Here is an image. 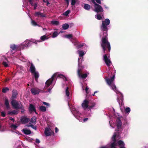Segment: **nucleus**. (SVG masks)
I'll use <instances>...</instances> for the list:
<instances>
[{"label":"nucleus","instance_id":"12","mask_svg":"<svg viewBox=\"0 0 148 148\" xmlns=\"http://www.w3.org/2000/svg\"><path fill=\"white\" fill-rule=\"evenodd\" d=\"M81 70L78 69L77 71V74L79 77H81L82 78H85L87 77V74L86 73L82 74L81 73Z\"/></svg>","mask_w":148,"mask_h":148},{"label":"nucleus","instance_id":"45","mask_svg":"<svg viewBox=\"0 0 148 148\" xmlns=\"http://www.w3.org/2000/svg\"><path fill=\"white\" fill-rule=\"evenodd\" d=\"M73 36L72 34H69L68 35H67L66 36V37L69 39H70L72 38Z\"/></svg>","mask_w":148,"mask_h":148},{"label":"nucleus","instance_id":"17","mask_svg":"<svg viewBox=\"0 0 148 148\" xmlns=\"http://www.w3.org/2000/svg\"><path fill=\"white\" fill-rule=\"evenodd\" d=\"M120 148H125V144L124 142L121 140H119L117 142Z\"/></svg>","mask_w":148,"mask_h":148},{"label":"nucleus","instance_id":"14","mask_svg":"<svg viewBox=\"0 0 148 148\" xmlns=\"http://www.w3.org/2000/svg\"><path fill=\"white\" fill-rule=\"evenodd\" d=\"M117 100L120 106H121L123 104V97L122 95H121L119 97H118Z\"/></svg>","mask_w":148,"mask_h":148},{"label":"nucleus","instance_id":"1","mask_svg":"<svg viewBox=\"0 0 148 148\" xmlns=\"http://www.w3.org/2000/svg\"><path fill=\"white\" fill-rule=\"evenodd\" d=\"M110 22V20L108 18H106L104 21H102V25L100 26L101 30L103 32V35L101 42V45L105 53L107 48L108 52L110 51L111 49L110 44L107 37V32L108 30L107 26L109 25Z\"/></svg>","mask_w":148,"mask_h":148},{"label":"nucleus","instance_id":"44","mask_svg":"<svg viewBox=\"0 0 148 148\" xmlns=\"http://www.w3.org/2000/svg\"><path fill=\"white\" fill-rule=\"evenodd\" d=\"M20 109H21V112L22 113L24 112L25 111L24 109V106L23 105L20 108Z\"/></svg>","mask_w":148,"mask_h":148},{"label":"nucleus","instance_id":"13","mask_svg":"<svg viewBox=\"0 0 148 148\" xmlns=\"http://www.w3.org/2000/svg\"><path fill=\"white\" fill-rule=\"evenodd\" d=\"M88 101L85 99L83 103H82V106L84 109L85 110L88 108Z\"/></svg>","mask_w":148,"mask_h":148},{"label":"nucleus","instance_id":"20","mask_svg":"<svg viewBox=\"0 0 148 148\" xmlns=\"http://www.w3.org/2000/svg\"><path fill=\"white\" fill-rule=\"evenodd\" d=\"M22 131L26 135H29L31 133V132L30 130L27 129H24L22 130Z\"/></svg>","mask_w":148,"mask_h":148},{"label":"nucleus","instance_id":"18","mask_svg":"<svg viewBox=\"0 0 148 148\" xmlns=\"http://www.w3.org/2000/svg\"><path fill=\"white\" fill-rule=\"evenodd\" d=\"M29 111L32 112L34 111L36 114V110L34 106L32 104H30L29 106Z\"/></svg>","mask_w":148,"mask_h":148},{"label":"nucleus","instance_id":"59","mask_svg":"<svg viewBox=\"0 0 148 148\" xmlns=\"http://www.w3.org/2000/svg\"><path fill=\"white\" fill-rule=\"evenodd\" d=\"M88 88L87 87H86L85 88V91L86 93L88 94Z\"/></svg>","mask_w":148,"mask_h":148},{"label":"nucleus","instance_id":"37","mask_svg":"<svg viewBox=\"0 0 148 148\" xmlns=\"http://www.w3.org/2000/svg\"><path fill=\"white\" fill-rule=\"evenodd\" d=\"M58 77H59L60 78H62L63 79L64 78H65L66 81L67 80V78H66V77L64 75H63L62 74H61L59 75H58Z\"/></svg>","mask_w":148,"mask_h":148},{"label":"nucleus","instance_id":"43","mask_svg":"<svg viewBox=\"0 0 148 148\" xmlns=\"http://www.w3.org/2000/svg\"><path fill=\"white\" fill-rule=\"evenodd\" d=\"M18 126H17L14 124H12L10 126L11 128L14 129H15Z\"/></svg>","mask_w":148,"mask_h":148},{"label":"nucleus","instance_id":"25","mask_svg":"<svg viewBox=\"0 0 148 148\" xmlns=\"http://www.w3.org/2000/svg\"><path fill=\"white\" fill-rule=\"evenodd\" d=\"M30 41L28 40H26L23 43V45L25 46V47H27L29 45Z\"/></svg>","mask_w":148,"mask_h":148},{"label":"nucleus","instance_id":"10","mask_svg":"<svg viewBox=\"0 0 148 148\" xmlns=\"http://www.w3.org/2000/svg\"><path fill=\"white\" fill-rule=\"evenodd\" d=\"M31 93L34 95L38 94L40 92V90L37 88H33L31 89Z\"/></svg>","mask_w":148,"mask_h":148},{"label":"nucleus","instance_id":"24","mask_svg":"<svg viewBox=\"0 0 148 148\" xmlns=\"http://www.w3.org/2000/svg\"><path fill=\"white\" fill-rule=\"evenodd\" d=\"M48 39V37L47 36H46L45 35H44L40 37V39L41 42L43 41L46 40H47Z\"/></svg>","mask_w":148,"mask_h":148},{"label":"nucleus","instance_id":"5","mask_svg":"<svg viewBox=\"0 0 148 148\" xmlns=\"http://www.w3.org/2000/svg\"><path fill=\"white\" fill-rule=\"evenodd\" d=\"M92 2L95 5V9L94 11L97 13L101 12L103 11L102 7L96 3L94 0H92Z\"/></svg>","mask_w":148,"mask_h":148},{"label":"nucleus","instance_id":"47","mask_svg":"<svg viewBox=\"0 0 148 148\" xmlns=\"http://www.w3.org/2000/svg\"><path fill=\"white\" fill-rule=\"evenodd\" d=\"M2 64L5 67H7L8 66V64L5 62H3L2 63Z\"/></svg>","mask_w":148,"mask_h":148},{"label":"nucleus","instance_id":"11","mask_svg":"<svg viewBox=\"0 0 148 148\" xmlns=\"http://www.w3.org/2000/svg\"><path fill=\"white\" fill-rule=\"evenodd\" d=\"M18 94L16 90H13L12 92V95L11 97V101L14 100L17 98Z\"/></svg>","mask_w":148,"mask_h":148},{"label":"nucleus","instance_id":"7","mask_svg":"<svg viewBox=\"0 0 148 148\" xmlns=\"http://www.w3.org/2000/svg\"><path fill=\"white\" fill-rule=\"evenodd\" d=\"M57 74H54L51 77V78L47 80L45 82V84L47 87H48L52 83V82L56 77L57 76Z\"/></svg>","mask_w":148,"mask_h":148},{"label":"nucleus","instance_id":"41","mask_svg":"<svg viewBox=\"0 0 148 148\" xmlns=\"http://www.w3.org/2000/svg\"><path fill=\"white\" fill-rule=\"evenodd\" d=\"M32 42L36 44L38 42H41V40H33Z\"/></svg>","mask_w":148,"mask_h":148},{"label":"nucleus","instance_id":"30","mask_svg":"<svg viewBox=\"0 0 148 148\" xmlns=\"http://www.w3.org/2000/svg\"><path fill=\"white\" fill-rule=\"evenodd\" d=\"M95 103H94L93 102L92 103L91 105H88V109L90 110H91L92 109V108L95 106Z\"/></svg>","mask_w":148,"mask_h":148},{"label":"nucleus","instance_id":"33","mask_svg":"<svg viewBox=\"0 0 148 148\" xmlns=\"http://www.w3.org/2000/svg\"><path fill=\"white\" fill-rule=\"evenodd\" d=\"M70 10H69L66 11L64 13H63V15L66 16H67L68 15V14L70 13Z\"/></svg>","mask_w":148,"mask_h":148},{"label":"nucleus","instance_id":"23","mask_svg":"<svg viewBox=\"0 0 148 148\" xmlns=\"http://www.w3.org/2000/svg\"><path fill=\"white\" fill-rule=\"evenodd\" d=\"M10 48L11 49V51H12L16 49H18V47L17 45L14 44L10 46Z\"/></svg>","mask_w":148,"mask_h":148},{"label":"nucleus","instance_id":"50","mask_svg":"<svg viewBox=\"0 0 148 148\" xmlns=\"http://www.w3.org/2000/svg\"><path fill=\"white\" fill-rule=\"evenodd\" d=\"M1 115L3 117H5V112H1Z\"/></svg>","mask_w":148,"mask_h":148},{"label":"nucleus","instance_id":"52","mask_svg":"<svg viewBox=\"0 0 148 148\" xmlns=\"http://www.w3.org/2000/svg\"><path fill=\"white\" fill-rule=\"evenodd\" d=\"M31 127L35 130H36L37 129V127L36 126H34V125H32Z\"/></svg>","mask_w":148,"mask_h":148},{"label":"nucleus","instance_id":"31","mask_svg":"<svg viewBox=\"0 0 148 148\" xmlns=\"http://www.w3.org/2000/svg\"><path fill=\"white\" fill-rule=\"evenodd\" d=\"M96 18L99 20H100L102 19V17L101 15L100 14H97L95 16Z\"/></svg>","mask_w":148,"mask_h":148},{"label":"nucleus","instance_id":"60","mask_svg":"<svg viewBox=\"0 0 148 148\" xmlns=\"http://www.w3.org/2000/svg\"><path fill=\"white\" fill-rule=\"evenodd\" d=\"M88 120V118H84L83 120L84 122H85L87 121Z\"/></svg>","mask_w":148,"mask_h":148},{"label":"nucleus","instance_id":"15","mask_svg":"<svg viewBox=\"0 0 148 148\" xmlns=\"http://www.w3.org/2000/svg\"><path fill=\"white\" fill-rule=\"evenodd\" d=\"M122 125V122L121 121L120 119L119 118H117V128L118 129V130H119V129L121 128ZM117 130L119 131V130Z\"/></svg>","mask_w":148,"mask_h":148},{"label":"nucleus","instance_id":"28","mask_svg":"<svg viewBox=\"0 0 148 148\" xmlns=\"http://www.w3.org/2000/svg\"><path fill=\"white\" fill-rule=\"evenodd\" d=\"M40 110L43 112H45L46 111V107L43 106H41L40 107Z\"/></svg>","mask_w":148,"mask_h":148},{"label":"nucleus","instance_id":"9","mask_svg":"<svg viewBox=\"0 0 148 148\" xmlns=\"http://www.w3.org/2000/svg\"><path fill=\"white\" fill-rule=\"evenodd\" d=\"M53 133L54 132L50 129L48 128H46L45 129V134L46 136H51Z\"/></svg>","mask_w":148,"mask_h":148},{"label":"nucleus","instance_id":"16","mask_svg":"<svg viewBox=\"0 0 148 148\" xmlns=\"http://www.w3.org/2000/svg\"><path fill=\"white\" fill-rule=\"evenodd\" d=\"M29 71L32 73H34L36 72V69L32 63H30V66L29 68Z\"/></svg>","mask_w":148,"mask_h":148},{"label":"nucleus","instance_id":"36","mask_svg":"<svg viewBox=\"0 0 148 148\" xmlns=\"http://www.w3.org/2000/svg\"><path fill=\"white\" fill-rule=\"evenodd\" d=\"M9 90V89L8 87H6L2 89V91L3 93H6Z\"/></svg>","mask_w":148,"mask_h":148},{"label":"nucleus","instance_id":"6","mask_svg":"<svg viewBox=\"0 0 148 148\" xmlns=\"http://www.w3.org/2000/svg\"><path fill=\"white\" fill-rule=\"evenodd\" d=\"M116 133H114L112 138V140L113 141L111 143L110 146V148H117L116 146L117 145V143H116Z\"/></svg>","mask_w":148,"mask_h":148},{"label":"nucleus","instance_id":"51","mask_svg":"<svg viewBox=\"0 0 148 148\" xmlns=\"http://www.w3.org/2000/svg\"><path fill=\"white\" fill-rule=\"evenodd\" d=\"M33 6H34V10H36L37 6V3H35Z\"/></svg>","mask_w":148,"mask_h":148},{"label":"nucleus","instance_id":"62","mask_svg":"<svg viewBox=\"0 0 148 148\" xmlns=\"http://www.w3.org/2000/svg\"><path fill=\"white\" fill-rule=\"evenodd\" d=\"M46 3H47V5H48L49 4H50V3L49 2L48 0H47L46 1Z\"/></svg>","mask_w":148,"mask_h":148},{"label":"nucleus","instance_id":"34","mask_svg":"<svg viewBox=\"0 0 148 148\" xmlns=\"http://www.w3.org/2000/svg\"><path fill=\"white\" fill-rule=\"evenodd\" d=\"M69 87H67L66 88V95L67 97L69 96V95H70V93H69Z\"/></svg>","mask_w":148,"mask_h":148},{"label":"nucleus","instance_id":"61","mask_svg":"<svg viewBox=\"0 0 148 148\" xmlns=\"http://www.w3.org/2000/svg\"><path fill=\"white\" fill-rule=\"evenodd\" d=\"M58 128L57 127H56L55 128V132L56 133H57V132H58Z\"/></svg>","mask_w":148,"mask_h":148},{"label":"nucleus","instance_id":"2","mask_svg":"<svg viewBox=\"0 0 148 148\" xmlns=\"http://www.w3.org/2000/svg\"><path fill=\"white\" fill-rule=\"evenodd\" d=\"M115 78V74L111 77L110 79L108 78L107 77H106L105 80L107 84L112 89L115 91L116 90V87L114 84V83L113 82L114 81Z\"/></svg>","mask_w":148,"mask_h":148},{"label":"nucleus","instance_id":"57","mask_svg":"<svg viewBox=\"0 0 148 148\" xmlns=\"http://www.w3.org/2000/svg\"><path fill=\"white\" fill-rule=\"evenodd\" d=\"M32 124H31V122H29V124H27V126L28 127H32Z\"/></svg>","mask_w":148,"mask_h":148},{"label":"nucleus","instance_id":"22","mask_svg":"<svg viewBox=\"0 0 148 148\" xmlns=\"http://www.w3.org/2000/svg\"><path fill=\"white\" fill-rule=\"evenodd\" d=\"M34 74V78L36 82H38V78L39 77V74L38 71H36L34 73H32Z\"/></svg>","mask_w":148,"mask_h":148},{"label":"nucleus","instance_id":"55","mask_svg":"<svg viewBox=\"0 0 148 148\" xmlns=\"http://www.w3.org/2000/svg\"><path fill=\"white\" fill-rule=\"evenodd\" d=\"M36 142L38 144H39L40 143V140L38 139H36Z\"/></svg>","mask_w":148,"mask_h":148},{"label":"nucleus","instance_id":"32","mask_svg":"<svg viewBox=\"0 0 148 148\" xmlns=\"http://www.w3.org/2000/svg\"><path fill=\"white\" fill-rule=\"evenodd\" d=\"M36 118L35 116L32 117L31 120L30 122H31L32 123H34L35 124V123L36 122Z\"/></svg>","mask_w":148,"mask_h":148},{"label":"nucleus","instance_id":"38","mask_svg":"<svg viewBox=\"0 0 148 148\" xmlns=\"http://www.w3.org/2000/svg\"><path fill=\"white\" fill-rule=\"evenodd\" d=\"M32 24L34 26H38L39 27H40V25H38L37 23L34 20H32Z\"/></svg>","mask_w":148,"mask_h":148},{"label":"nucleus","instance_id":"35","mask_svg":"<svg viewBox=\"0 0 148 148\" xmlns=\"http://www.w3.org/2000/svg\"><path fill=\"white\" fill-rule=\"evenodd\" d=\"M58 34H59L57 32H54L53 34L52 37L54 38L56 37L57 36H58Z\"/></svg>","mask_w":148,"mask_h":148},{"label":"nucleus","instance_id":"4","mask_svg":"<svg viewBox=\"0 0 148 148\" xmlns=\"http://www.w3.org/2000/svg\"><path fill=\"white\" fill-rule=\"evenodd\" d=\"M11 103L13 107L16 109H20V107H21L23 105L20 102H19L15 100H12L11 102Z\"/></svg>","mask_w":148,"mask_h":148},{"label":"nucleus","instance_id":"53","mask_svg":"<svg viewBox=\"0 0 148 148\" xmlns=\"http://www.w3.org/2000/svg\"><path fill=\"white\" fill-rule=\"evenodd\" d=\"M42 103L44 104V105H46V106H49V104L47 103V102H42Z\"/></svg>","mask_w":148,"mask_h":148},{"label":"nucleus","instance_id":"58","mask_svg":"<svg viewBox=\"0 0 148 148\" xmlns=\"http://www.w3.org/2000/svg\"><path fill=\"white\" fill-rule=\"evenodd\" d=\"M9 119L10 120L12 121L13 122H14L15 121L14 119L13 118L11 117H10L9 118Z\"/></svg>","mask_w":148,"mask_h":148},{"label":"nucleus","instance_id":"39","mask_svg":"<svg viewBox=\"0 0 148 148\" xmlns=\"http://www.w3.org/2000/svg\"><path fill=\"white\" fill-rule=\"evenodd\" d=\"M78 52L79 56L81 57H82L84 55V52L82 51H78Z\"/></svg>","mask_w":148,"mask_h":148},{"label":"nucleus","instance_id":"64","mask_svg":"<svg viewBox=\"0 0 148 148\" xmlns=\"http://www.w3.org/2000/svg\"><path fill=\"white\" fill-rule=\"evenodd\" d=\"M106 147H102L99 148H106Z\"/></svg>","mask_w":148,"mask_h":148},{"label":"nucleus","instance_id":"3","mask_svg":"<svg viewBox=\"0 0 148 148\" xmlns=\"http://www.w3.org/2000/svg\"><path fill=\"white\" fill-rule=\"evenodd\" d=\"M103 52H104V51H103ZM110 52L108 51V49L107 48L106 50L105 51L106 53H107V54H105L103 56V60H104L105 63L106 64L107 66L109 67L110 66V64L111 63V61L109 59H108V55L109 54V53Z\"/></svg>","mask_w":148,"mask_h":148},{"label":"nucleus","instance_id":"42","mask_svg":"<svg viewBox=\"0 0 148 148\" xmlns=\"http://www.w3.org/2000/svg\"><path fill=\"white\" fill-rule=\"evenodd\" d=\"M125 110L126 113H127L130 112V109L129 107L126 108Z\"/></svg>","mask_w":148,"mask_h":148},{"label":"nucleus","instance_id":"46","mask_svg":"<svg viewBox=\"0 0 148 148\" xmlns=\"http://www.w3.org/2000/svg\"><path fill=\"white\" fill-rule=\"evenodd\" d=\"M28 1L31 5L33 6L34 4V0H28Z\"/></svg>","mask_w":148,"mask_h":148},{"label":"nucleus","instance_id":"27","mask_svg":"<svg viewBox=\"0 0 148 148\" xmlns=\"http://www.w3.org/2000/svg\"><path fill=\"white\" fill-rule=\"evenodd\" d=\"M84 8L87 10H89L90 8V5L87 4H84Z\"/></svg>","mask_w":148,"mask_h":148},{"label":"nucleus","instance_id":"26","mask_svg":"<svg viewBox=\"0 0 148 148\" xmlns=\"http://www.w3.org/2000/svg\"><path fill=\"white\" fill-rule=\"evenodd\" d=\"M69 25L67 23L64 24L62 25V28L64 30L68 29L69 28Z\"/></svg>","mask_w":148,"mask_h":148},{"label":"nucleus","instance_id":"21","mask_svg":"<svg viewBox=\"0 0 148 148\" xmlns=\"http://www.w3.org/2000/svg\"><path fill=\"white\" fill-rule=\"evenodd\" d=\"M18 111L16 110H13L11 111H8V114L10 115H12L13 114L16 115L18 114Z\"/></svg>","mask_w":148,"mask_h":148},{"label":"nucleus","instance_id":"8","mask_svg":"<svg viewBox=\"0 0 148 148\" xmlns=\"http://www.w3.org/2000/svg\"><path fill=\"white\" fill-rule=\"evenodd\" d=\"M20 120L22 124H25L27 123L30 120L26 116H24L21 117Z\"/></svg>","mask_w":148,"mask_h":148},{"label":"nucleus","instance_id":"63","mask_svg":"<svg viewBox=\"0 0 148 148\" xmlns=\"http://www.w3.org/2000/svg\"><path fill=\"white\" fill-rule=\"evenodd\" d=\"M97 91H95V92H94V94H92V95H93V96H94L95 95V94L96 93H97Z\"/></svg>","mask_w":148,"mask_h":148},{"label":"nucleus","instance_id":"56","mask_svg":"<svg viewBox=\"0 0 148 148\" xmlns=\"http://www.w3.org/2000/svg\"><path fill=\"white\" fill-rule=\"evenodd\" d=\"M95 1L97 3L99 4H101V0H95Z\"/></svg>","mask_w":148,"mask_h":148},{"label":"nucleus","instance_id":"49","mask_svg":"<svg viewBox=\"0 0 148 148\" xmlns=\"http://www.w3.org/2000/svg\"><path fill=\"white\" fill-rule=\"evenodd\" d=\"M84 43H82L81 44L77 46V47L78 49H79V48H81V47H83L84 46Z\"/></svg>","mask_w":148,"mask_h":148},{"label":"nucleus","instance_id":"40","mask_svg":"<svg viewBox=\"0 0 148 148\" xmlns=\"http://www.w3.org/2000/svg\"><path fill=\"white\" fill-rule=\"evenodd\" d=\"M40 12H35L34 15L36 16L39 17L40 16Z\"/></svg>","mask_w":148,"mask_h":148},{"label":"nucleus","instance_id":"19","mask_svg":"<svg viewBox=\"0 0 148 148\" xmlns=\"http://www.w3.org/2000/svg\"><path fill=\"white\" fill-rule=\"evenodd\" d=\"M4 104L7 109H9L10 108V107L8 99L6 98H5V99Z\"/></svg>","mask_w":148,"mask_h":148},{"label":"nucleus","instance_id":"48","mask_svg":"<svg viewBox=\"0 0 148 148\" xmlns=\"http://www.w3.org/2000/svg\"><path fill=\"white\" fill-rule=\"evenodd\" d=\"M76 3V1L75 0H71V5H75Z\"/></svg>","mask_w":148,"mask_h":148},{"label":"nucleus","instance_id":"54","mask_svg":"<svg viewBox=\"0 0 148 148\" xmlns=\"http://www.w3.org/2000/svg\"><path fill=\"white\" fill-rule=\"evenodd\" d=\"M41 17H45V14H43V13H40V16Z\"/></svg>","mask_w":148,"mask_h":148},{"label":"nucleus","instance_id":"29","mask_svg":"<svg viewBox=\"0 0 148 148\" xmlns=\"http://www.w3.org/2000/svg\"><path fill=\"white\" fill-rule=\"evenodd\" d=\"M51 23L52 25H58L59 24V21H52Z\"/></svg>","mask_w":148,"mask_h":148}]
</instances>
